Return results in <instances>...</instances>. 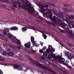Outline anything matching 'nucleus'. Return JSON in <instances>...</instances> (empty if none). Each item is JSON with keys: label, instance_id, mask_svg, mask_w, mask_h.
<instances>
[{"label": "nucleus", "instance_id": "f257e3e1", "mask_svg": "<svg viewBox=\"0 0 74 74\" xmlns=\"http://www.w3.org/2000/svg\"><path fill=\"white\" fill-rule=\"evenodd\" d=\"M37 5L39 6V8L40 9H41V11L42 12L43 15H45L46 13L45 12V11L47 10L49 11V12H47V16L48 15V16L49 17V19H51L52 22H51L50 24L51 25H53L54 26V23L55 22L56 23L57 21L58 23H59L60 22V20H58V17H56V16H53L52 18V15H53V13L51 12V10L49 9L48 7V5H42L40 4V3H38L37 4Z\"/></svg>", "mask_w": 74, "mask_h": 74}, {"label": "nucleus", "instance_id": "f03ea898", "mask_svg": "<svg viewBox=\"0 0 74 74\" xmlns=\"http://www.w3.org/2000/svg\"><path fill=\"white\" fill-rule=\"evenodd\" d=\"M61 18L59 19L58 18V21H59L60 22H59V23H58V21H57L56 22L54 23V25L55 26V23H58V25H62V27L63 28V29H64L67 31V30H69V26L68 25H66V24L64 22V23H63V21L61 20Z\"/></svg>", "mask_w": 74, "mask_h": 74}, {"label": "nucleus", "instance_id": "7ed1b4c3", "mask_svg": "<svg viewBox=\"0 0 74 74\" xmlns=\"http://www.w3.org/2000/svg\"><path fill=\"white\" fill-rule=\"evenodd\" d=\"M56 59L58 60L60 63H64L65 62V59L63 58H62V57L58 55L56 57Z\"/></svg>", "mask_w": 74, "mask_h": 74}, {"label": "nucleus", "instance_id": "20e7f679", "mask_svg": "<svg viewBox=\"0 0 74 74\" xmlns=\"http://www.w3.org/2000/svg\"><path fill=\"white\" fill-rule=\"evenodd\" d=\"M73 18L74 16L73 15H69L68 16V17L67 16L65 17H64V19L68 23H70V19H73Z\"/></svg>", "mask_w": 74, "mask_h": 74}, {"label": "nucleus", "instance_id": "39448f33", "mask_svg": "<svg viewBox=\"0 0 74 74\" xmlns=\"http://www.w3.org/2000/svg\"><path fill=\"white\" fill-rule=\"evenodd\" d=\"M69 52H65V55L67 56L68 59H70V60L71 61V59L73 58L74 59V55L72 54H71L70 56L69 55Z\"/></svg>", "mask_w": 74, "mask_h": 74}, {"label": "nucleus", "instance_id": "423d86ee", "mask_svg": "<svg viewBox=\"0 0 74 74\" xmlns=\"http://www.w3.org/2000/svg\"><path fill=\"white\" fill-rule=\"evenodd\" d=\"M14 67V69H18V70H22L23 68L21 66H19V65L16 64H13L12 65Z\"/></svg>", "mask_w": 74, "mask_h": 74}, {"label": "nucleus", "instance_id": "0eeeda50", "mask_svg": "<svg viewBox=\"0 0 74 74\" xmlns=\"http://www.w3.org/2000/svg\"><path fill=\"white\" fill-rule=\"evenodd\" d=\"M12 41L14 42H16L17 44H18L19 45H21V42H20V41L18 39H16V37L14 36L13 37Z\"/></svg>", "mask_w": 74, "mask_h": 74}, {"label": "nucleus", "instance_id": "6e6552de", "mask_svg": "<svg viewBox=\"0 0 74 74\" xmlns=\"http://www.w3.org/2000/svg\"><path fill=\"white\" fill-rule=\"evenodd\" d=\"M56 56L54 55V54L53 53H51L50 54H49V55L48 56V59H51L52 58H55L56 59Z\"/></svg>", "mask_w": 74, "mask_h": 74}, {"label": "nucleus", "instance_id": "1a4fd4ad", "mask_svg": "<svg viewBox=\"0 0 74 74\" xmlns=\"http://www.w3.org/2000/svg\"><path fill=\"white\" fill-rule=\"evenodd\" d=\"M31 6L30 5H29L28 6V8H27V7H23V9L24 10H25V11H32V8H29V7H30Z\"/></svg>", "mask_w": 74, "mask_h": 74}, {"label": "nucleus", "instance_id": "9d476101", "mask_svg": "<svg viewBox=\"0 0 74 74\" xmlns=\"http://www.w3.org/2000/svg\"><path fill=\"white\" fill-rule=\"evenodd\" d=\"M31 44V43H30V42H29L27 43H25L24 44V46L25 48H26L29 49L30 48Z\"/></svg>", "mask_w": 74, "mask_h": 74}, {"label": "nucleus", "instance_id": "9b49d317", "mask_svg": "<svg viewBox=\"0 0 74 74\" xmlns=\"http://www.w3.org/2000/svg\"><path fill=\"white\" fill-rule=\"evenodd\" d=\"M9 31H10L9 29L8 28H7L3 31V33L5 36H6V35H7V32H9Z\"/></svg>", "mask_w": 74, "mask_h": 74}, {"label": "nucleus", "instance_id": "f8f14e48", "mask_svg": "<svg viewBox=\"0 0 74 74\" xmlns=\"http://www.w3.org/2000/svg\"><path fill=\"white\" fill-rule=\"evenodd\" d=\"M7 36H8V38H10V39H11L12 40V39H13V35L11 34L10 33H8L7 34Z\"/></svg>", "mask_w": 74, "mask_h": 74}, {"label": "nucleus", "instance_id": "ddd939ff", "mask_svg": "<svg viewBox=\"0 0 74 74\" xmlns=\"http://www.w3.org/2000/svg\"><path fill=\"white\" fill-rule=\"evenodd\" d=\"M69 33L70 34V36H69V37H71V38H72L73 39V41H74V37L73 36V32L72 31L70 30H68Z\"/></svg>", "mask_w": 74, "mask_h": 74}, {"label": "nucleus", "instance_id": "4468645a", "mask_svg": "<svg viewBox=\"0 0 74 74\" xmlns=\"http://www.w3.org/2000/svg\"><path fill=\"white\" fill-rule=\"evenodd\" d=\"M10 29L11 30H18V28L17 27L15 26L10 28Z\"/></svg>", "mask_w": 74, "mask_h": 74}, {"label": "nucleus", "instance_id": "2eb2a0df", "mask_svg": "<svg viewBox=\"0 0 74 74\" xmlns=\"http://www.w3.org/2000/svg\"><path fill=\"white\" fill-rule=\"evenodd\" d=\"M31 41L33 43V44H35V41H34V38L33 36H31Z\"/></svg>", "mask_w": 74, "mask_h": 74}, {"label": "nucleus", "instance_id": "dca6fc26", "mask_svg": "<svg viewBox=\"0 0 74 74\" xmlns=\"http://www.w3.org/2000/svg\"><path fill=\"white\" fill-rule=\"evenodd\" d=\"M13 3H14V4H17L18 5H21V1H20L19 0L16 1V2H14Z\"/></svg>", "mask_w": 74, "mask_h": 74}, {"label": "nucleus", "instance_id": "f3484780", "mask_svg": "<svg viewBox=\"0 0 74 74\" xmlns=\"http://www.w3.org/2000/svg\"><path fill=\"white\" fill-rule=\"evenodd\" d=\"M36 63L38 64V65L39 66H40V67H41V68H42L43 67L42 66V64H41L38 62V61H37L36 62Z\"/></svg>", "mask_w": 74, "mask_h": 74}, {"label": "nucleus", "instance_id": "a211bd4d", "mask_svg": "<svg viewBox=\"0 0 74 74\" xmlns=\"http://www.w3.org/2000/svg\"><path fill=\"white\" fill-rule=\"evenodd\" d=\"M8 55L10 56H12L14 55V53L12 52H10L8 53Z\"/></svg>", "mask_w": 74, "mask_h": 74}, {"label": "nucleus", "instance_id": "6ab92c4d", "mask_svg": "<svg viewBox=\"0 0 74 74\" xmlns=\"http://www.w3.org/2000/svg\"><path fill=\"white\" fill-rule=\"evenodd\" d=\"M68 45H69V46L70 47H71V48L73 49H74V46L73 45H72V44H70V43H69L68 44Z\"/></svg>", "mask_w": 74, "mask_h": 74}, {"label": "nucleus", "instance_id": "aec40b11", "mask_svg": "<svg viewBox=\"0 0 74 74\" xmlns=\"http://www.w3.org/2000/svg\"><path fill=\"white\" fill-rule=\"evenodd\" d=\"M27 27H23L22 28V31L24 32L26 31L27 30Z\"/></svg>", "mask_w": 74, "mask_h": 74}, {"label": "nucleus", "instance_id": "412c9836", "mask_svg": "<svg viewBox=\"0 0 74 74\" xmlns=\"http://www.w3.org/2000/svg\"><path fill=\"white\" fill-rule=\"evenodd\" d=\"M62 10H63V11H64V12H69V10L67 9V8H63L62 9Z\"/></svg>", "mask_w": 74, "mask_h": 74}, {"label": "nucleus", "instance_id": "4be33fe9", "mask_svg": "<svg viewBox=\"0 0 74 74\" xmlns=\"http://www.w3.org/2000/svg\"><path fill=\"white\" fill-rule=\"evenodd\" d=\"M33 46H35V47H36L39 46V45L37 43H36V42L35 43H33Z\"/></svg>", "mask_w": 74, "mask_h": 74}, {"label": "nucleus", "instance_id": "5701e85b", "mask_svg": "<svg viewBox=\"0 0 74 74\" xmlns=\"http://www.w3.org/2000/svg\"><path fill=\"white\" fill-rule=\"evenodd\" d=\"M43 55L45 57H47L48 56V54L46 53V52H44L43 53Z\"/></svg>", "mask_w": 74, "mask_h": 74}, {"label": "nucleus", "instance_id": "b1692460", "mask_svg": "<svg viewBox=\"0 0 74 74\" xmlns=\"http://www.w3.org/2000/svg\"><path fill=\"white\" fill-rule=\"evenodd\" d=\"M31 28H32V29H33V30H38V29L37 28L33 26H31L30 27Z\"/></svg>", "mask_w": 74, "mask_h": 74}, {"label": "nucleus", "instance_id": "393cba45", "mask_svg": "<svg viewBox=\"0 0 74 74\" xmlns=\"http://www.w3.org/2000/svg\"><path fill=\"white\" fill-rule=\"evenodd\" d=\"M50 52H53V53L55 51V48H53V49H51L49 51Z\"/></svg>", "mask_w": 74, "mask_h": 74}, {"label": "nucleus", "instance_id": "a878e982", "mask_svg": "<svg viewBox=\"0 0 74 74\" xmlns=\"http://www.w3.org/2000/svg\"><path fill=\"white\" fill-rule=\"evenodd\" d=\"M69 26L70 29H72L73 27L74 28V24L69 25Z\"/></svg>", "mask_w": 74, "mask_h": 74}, {"label": "nucleus", "instance_id": "bb28decb", "mask_svg": "<svg viewBox=\"0 0 74 74\" xmlns=\"http://www.w3.org/2000/svg\"><path fill=\"white\" fill-rule=\"evenodd\" d=\"M1 2H3V3H8V0H0Z\"/></svg>", "mask_w": 74, "mask_h": 74}, {"label": "nucleus", "instance_id": "cd10ccee", "mask_svg": "<svg viewBox=\"0 0 74 74\" xmlns=\"http://www.w3.org/2000/svg\"><path fill=\"white\" fill-rule=\"evenodd\" d=\"M57 16L58 17L61 18V16H63V14L61 13L58 14Z\"/></svg>", "mask_w": 74, "mask_h": 74}, {"label": "nucleus", "instance_id": "c85d7f7f", "mask_svg": "<svg viewBox=\"0 0 74 74\" xmlns=\"http://www.w3.org/2000/svg\"><path fill=\"white\" fill-rule=\"evenodd\" d=\"M52 49V47L51 46V45H49L48 46V49L49 51L51 49Z\"/></svg>", "mask_w": 74, "mask_h": 74}, {"label": "nucleus", "instance_id": "c756f323", "mask_svg": "<svg viewBox=\"0 0 74 74\" xmlns=\"http://www.w3.org/2000/svg\"><path fill=\"white\" fill-rule=\"evenodd\" d=\"M42 36L44 38V39H47V35H45V34L43 33L42 34Z\"/></svg>", "mask_w": 74, "mask_h": 74}, {"label": "nucleus", "instance_id": "7c9ffc66", "mask_svg": "<svg viewBox=\"0 0 74 74\" xmlns=\"http://www.w3.org/2000/svg\"><path fill=\"white\" fill-rule=\"evenodd\" d=\"M22 4L24 5H25V0H23L21 1Z\"/></svg>", "mask_w": 74, "mask_h": 74}, {"label": "nucleus", "instance_id": "2f4dec72", "mask_svg": "<svg viewBox=\"0 0 74 74\" xmlns=\"http://www.w3.org/2000/svg\"><path fill=\"white\" fill-rule=\"evenodd\" d=\"M3 55L4 56H5V55H6V54H7V52L5 51H3Z\"/></svg>", "mask_w": 74, "mask_h": 74}, {"label": "nucleus", "instance_id": "473e14b6", "mask_svg": "<svg viewBox=\"0 0 74 74\" xmlns=\"http://www.w3.org/2000/svg\"><path fill=\"white\" fill-rule=\"evenodd\" d=\"M43 50L42 49L41 50V49H40L39 50V52L40 53H43Z\"/></svg>", "mask_w": 74, "mask_h": 74}, {"label": "nucleus", "instance_id": "72a5a7b5", "mask_svg": "<svg viewBox=\"0 0 74 74\" xmlns=\"http://www.w3.org/2000/svg\"><path fill=\"white\" fill-rule=\"evenodd\" d=\"M29 60L31 61V62H32L33 63H34V64H35V62H34V61L33 60H32V59H29Z\"/></svg>", "mask_w": 74, "mask_h": 74}, {"label": "nucleus", "instance_id": "f704fd0d", "mask_svg": "<svg viewBox=\"0 0 74 74\" xmlns=\"http://www.w3.org/2000/svg\"><path fill=\"white\" fill-rule=\"evenodd\" d=\"M13 7H14V8H17L18 6H16V5L15 4H14L13 5Z\"/></svg>", "mask_w": 74, "mask_h": 74}, {"label": "nucleus", "instance_id": "c9c22d12", "mask_svg": "<svg viewBox=\"0 0 74 74\" xmlns=\"http://www.w3.org/2000/svg\"><path fill=\"white\" fill-rule=\"evenodd\" d=\"M46 48H47V47H46L45 46H44L43 48L42 49H43V51H44L45 50V49H46Z\"/></svg>", "mask_w": 74, "mask_h": 74}, {"label": "nucleus", "instance_id": "e433bc0d", "mask_svg": "<svg viewBox=\"0 0 74 74\" xmlns=\"http://www.w3.org/2000/svg\"><path fill=\"white\" fill-rule=\"evenodd\" d=\"M16 48H18V49H21V47H20V46H16Z\"/></svg>", "mask_w": 74, "mask_h": 74}, {"label": "nucleus", "instance_id": "4c0bfd02", "mask_svg": "<svg viewBox=\"0 0 74 74\" xmlns=\"http://www.w3.org/2000/svg\"><path fill=\"white\" fill-rule=\"evenodd\" d=\"M3 47L4 48H7V47L6 45H5V44H4L3 45Z\"/></svg>", "mask_w": 74, "mask_h": 74}, {"label": "nucleus", "instance_id": "58836bf2", "mask_svg": "<svg viewBox=\"0 0 74 74\" xmlns=\"http://www.w3.org/2000/svg\"><path fill=\"white\" fill-rule=\"evenodd\" d=\"M38 18H39V19H43V18L40 16H39Z\"/></svg>", "mask_w": 74, "mask_h": 74}, {"label": "nucleus", "instance_id": "ea45409f", "mask_svg": "<svg viewBox=\"0 0 74 74\" xmlns=\"http://www.w3.org/2000/svg\"><path fill=\"white\" fill-rule=\"evenodd\" d=\"M44 44V43L42 42H40V44L42 47L43 45V44Z\"/></svg>", "mask_w": 74, "mask_h": 74}, {"label": "nucleus", "instance_id": "a19ab883", "mask_svg": "<svg viewBox=\"0 0 74 74\" xmlns=\"http://www.w3.org/2000/svg\"><path fill=\"white\" fill-rule=\"evenodd\" d=\"M36 14V15H39V14L38 13V12H37V11H36L35 12Z\"/></svg>", "mask_w": 74, "mask_h": 74}, {"label": "nucleus", "instance_id": "79ce46f5", "mask_svg": "<svg viewBox=\"0 0 74 74\" xmlns=\"http://www.w3.org/2000/svg\"><path fill=\"white\" fill-rule=\"evenodd\" d=\"M31 8L32 9H33V11L34 12H36V10H34V8L33 7Z\"/></svg>", "mask_w": 74, "mask_h": 74}, {"label": "nucleus", "instance_id": "37998d69", "mask_svg": "<svg viewBox=\"0 0 74 74\" xmlns=\"http://www.w3.org/2000/svg\"><path fill=\"white\" fill-rule=\"evenodd\" d=\"M0 74H3V71L1 70L0 69Z\"/></svg>", "mask_w": 74, "mask_h": 74}, {"label": "nucleus", "instance_id": "c03bdc74", "mask_svg": "<svg viewBox=\"0 0 74 74\" xmlns=\"http://www.w3.org/2000/svg\"><path fill=\"white\" fill-rule=\"evenodd\" d=\"M60 32H62V33H63L64 32V31L62 29H61L60 30Z\"/></svg>", "mask_w": 74, "mask_h": 74}, {"label": "nucleus", "instance_id": "a18cd8bd", "mask_svg": "<svg viewBox=\"0 0 74 74\" xmlns=\"http://www.w3.org/2000/svg\"><path fill=\"white\" fill-rule=\"evenodd\" d=\"M28 12H29V13L31 14H33V13H32V12H31V11H29Z\"/></svg>", "mask_w": 74, "mask_h": 74}, {"label": "nucleus", "instance_id": "49530a36", "mask_svg": "<svg viewBox=\"0 0 74 74\" xmlns=\"http://www.w3.org/2000/svg\"><path fill=\"white\" fill-rule=\"evenodd\" d=\"M46 52V53H47V54H48V53L49 54V51H45Z\"/></svg>", "mask_w": 74, "mask_h": 74}, {"label": "nucleus", "instance_id": "de8ad7c7", "mask_svg": "<svg viewBox=\"0 0 74 74\" xmlns=\"http://www.w3.org/2000/svg\"><path fill=\"white\" fill-rule=\"evenodd\" d=\"M60 44L62 46V47H64V45L63 44H62V43L60 42Z\"/></svg>", "mask_w": 74, "mask_h": 74}, {"label": "nucleus", "instance_id": "09e8293b", "mask_svg": "<svg viewBox=\"0 0 74 74\" xmlns=\"http://www.w3.org/2000/svg\"><path fill=\"white\" fill-rule=\"evenodd\" d=\"M25 2L26 3H29V1H27V0H25Z\"/></svg>", "mask_w": 74, "mask_h": 74}, {"label": "nucleus", "instance_id": "8fccbe9b", "mask_svg": "<svg viewBox=\"0 0 74 74\" xmlns=\"http://www.w3.org/2000/svg\"><path fill=\"white\" fill-rule=\"evenodd\" d=\"M32 52H33V53H36V51H35L34 50H32Z\"/></svg>", "mask_w": 74, "mask_h": 74}, {"label": "nucleus", "instance_id": "3c124183", "mask_svg": "<svg viewBox=\"0 0 74 74\" xmlns=\"http://www.w3.org/2000/svg\"><path fill=\"white\" fill-rule=\"evenodd\" d=\"M64 7H68V6L66 5H64Z\"/></svg>", "mask_w": 74, "mask_h": 74}, {"label": "nucleus", "instance_id": "603ef678", "mask_svg": "<svg viewBox=\"0 0 74 74\" xmlns=\"http://www.w3.org/2000/svg\"><path fill=\"white\" fill-rule=\"evenodd\" d=\"M40 58H41V59H43V60H45V59L43 57H41Z\"/></svg>", "mask_w": 74, "mask_h": 74}, {"label": "nucleus", "instance_id": "864d4df0", "mask_svg": "<svg viewBox=\"0 0 74 74\" xmlns=\"http://www.w3.org/2000/svg\"><path fill=\"white\" fill-rule=\"evenodd\" d=\"M10 9H11V10H13L14 9V8H13L11 7L10 8Z\"/></svg>", "mask_w": 74, "mask_h": 74}, {"label": "nucleus", "instance_id": "5fc2aeb1", "mask_svg": "<svg viewBox=\"0 0 74 74\" xmlns=\"http://www.w3.org/2000/svg\"><path fill=\"white\" fill-rule=\"evenodd\" d=\"M4 39L5 40H6V41H8V40H7V38H4Z\"/></svg>", "mask_w": 74, "mask_h": 74}, {"label": "nucleus", "instance_id": "6e6d98bb", "mask_svg": "<svg viewBox=\"0 0 74 74\" xmlns=\"http://www.w3.org/2000/svg\"><path fill=\"white\" fill-rule=\"evenodd\" d=\"M5 60V59H1V61H4Z\"/></svg>", "mask_w": 74, "mask_h": 74}, {"label": "nucleus", "instance_id": "4d7b16f0", "mask_svg": "<svg viewBox=\"0 0 74 74\" xmlns=\"http://www.w3.org/2000/svg\"><path fill=\"white\" fill-rule=\"evenodd\" d=\"M18 6L19 7H21V6L20 5H18Z\"/></svg>", "mask_w": 74, "mask_h": 74}, {"label": "nucleus", "instance_id": "13d9d810", "mask_svg": "<svg viewBox=\"0 0 74 74\" xmlns=\"http://www.w3.org/2000/svg\"><path fill=\"white\" fill-rule=\"evenodd\" d=\"M49 51V49H47L46 50V51Z\"/></svg>", "mask_w": 74, "mask_h": 74}, {"label": "nucleus", "instance_id": "bf43d9fd", "mask_svg": "<svg viewBox=\"0 0 74 74\" xmlns=\"http://www.w3.org/2000/svg\"><path fill=\"white\" fill-rule=\"evenodd\" d=\"M69 68H70V69H72V67H71V66H70Z\"/></svg>", "mask_w": 74, "mask_h": 74}, {"label": "nucleus", "instance_id": "052dcab7", "mask_svg": "<svg viewBox=\"0 0 74 74\" xmlns=\"http://www.w3.org/2000/svg\"><path fill=\"white\" fill-rule=\"evenodd\" d=\"M27 71V69H26L25 70V71Z\"/></svg>", "mask_w": 74, "mask_h": 74}, {"label": "nucleus", "instance_id": "680f3d73", "mask_svg": "<svg viewBox=\"0 0 74 74\" xmlns=\"http://www.w3.org/2000/svg\"><path fill=\"white\" fill-rule=\"evenodd\" d=\"M55 40L56 41H58V40L56 39H55Z\"/></svg>", "mask_w": 74, "mask_h": 74}, {"label": "nucleus", "instance_id": "e2e57ef3", "mask_svg": "<svg viewBox=\"0 0 74 74\" xmlns=\"http://www.w3.org/2000/svg\"><path fill=\"white\" fill-rule=\"evenodd\" d=\"M0 61H1V59L0 58Z\"/></svg>", "mask_w": 74, "mask_h": 74}, {"label": "nucleus", "instance_id": "0e129e2a", "mask_svg": "<svg viewBox=\"0 0 74 74\" xmlns=\"http://www.w3.org/2000/svg\"><path fill=\"white\" fill-rule=\"evenodd\" d=\"M0 58H1V56H0Z\"/></svg>", "mask_w": 74, "mask_h": 74}, {"label": "nucleus", "instance_id": "69168bd1", "mask_svg": "<svg viewBox=\"0 0 74 74\" xmlns=\"http://www.w3.org/2000/svg\"><path fill=\"white\" fill-rule=\"evenodd\" d=\"M0 36H1V34H0Z\"/></svg>", "mask_w": 74, "mask_h": 74}, {"label": "nucleus", "instance_id": "338daca9", "mask_svg": "<svg viewBox=\"0 0 74 74\" xmlns=\"http://www.w3.org/2000/svg\"><path fill=\"white\" fill-rule=\"evenodd\" d=\"M20 0V1H22V0Z\"/></svg>", "mask_w": 74, "mask_h": 74}, {"label": "nucleus", "instance_id": "774afa93", "mask_svg": "<svg viewBox=\"0 0 74 74\" xmlns=\"http://www.w3.org/2000/svg\"><path fill=\"white\" fill-rule=\"evenodd\" d=\"M53 73H54V71H53Z\"/></svg>", "mask_w": 74, "mask_h": 74}]
</instances>
